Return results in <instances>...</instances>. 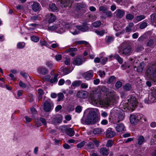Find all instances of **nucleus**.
Returning <instances> with one entry per match:
<instances>
[{"mask_svg":"<svg viewBox=\"0 0 156 156\" xmlns=\"http://www.w3.org/2000/svg\"><path fill=\"white\" fill-rule=\"evenodd\" d=\"M76 28L78 30L83 32L86 31L88 29V27L87 24H85L82 26H77Z\"/></svg>","mask_w":156,"mask_h":156,"instance_id":"6ab92c4d","label":"nucleus"},{"mask_svg":"<svg viewBox=\"0 0 156 156\" xmlns=\"http://www.w3.org/2000/svg\"><path fill=\"white\" fill-rule=\"evenodd\" d=\"M40 43L41 46L44 45L47 47L49 46L47 42L44 40H41Z\"/></svg>","mask_w":156,"mask_h":156,"instance_id":"5fc2aeb1","label":"nucleus"},{"mask_svg":"<svg viewBox=\"0 0 156 156\" xmlns=\"http://www.w3.org/2000/svg\"><path fill=\"white\" fill-rule=\"evenodd\" d=\"M58 75V74H57L53 77H51L50 83H56L58 81L57 77Z\"/></svg>","mask_w":156,"mask_h":156,"instance_id":"c756f323","label":"nucleus"},{"mask_svg":"<svg viewBox=\"0 0 156 156\" xmlns=\"http://www.w3.org/2000/svg\"><path fill=\"white\" fill-rule=\"evenodd\" d=\"M49 8L51 11L52 12L56 11L57 9V7L55 6V4L52 3L49 5Z\"/></svg>","mask_w":156,"mask_h":156,"instance_id":"e433bc0d","label":"nucleus"},{"mask_svg":"<svg viewBox=\"0 0 156 156\" xmlns=\"http://www.w3.org/2000/svg\"><path fill=\"white\" fill-rule=\"evenodd\" d=\"M138 144L140 145L142 144L144 142V137L142 136H140L138 138Z\"/></svg>","mask_w":156,"mask_h":156,"instance_id":"f704fd0d","label":"nucleus"},{"mask_svg":"<svg viewBox=\"0 0 156 156\" xmlns=\"http://www.w3.org/2000/svg\"><path fill=\"white\" fill-rule=\"evenodd\" d=\"M81 84V81L80 80L75 81L72 83L71 87L72 88L74 89L76 87H79Z\"/></svg>","mask_w":156,"mask_h":156,"instance_id":"393cba45","label":"nucleus"},{"mask_svg":"<svg viewBox=\"0 0 156 156\" xmlns=\"http://www.w3.org/2000/svg\"><path fill=\"white\" fill-rule=\"evenodd\" d=\"M121 110L122 111L121 112L119 110L117 111V113L116 115H114V117L113 118V122L114 123H116L119 122L120 121H122L124 117V114L123 112H125Z\"/></svg>","mask_w":156,"mask_h":156,"instance_id":"423d86ee","label":"nucleus"},{"mask_svg":"<svg viewBox=\"0 0 156 156\" xmlns=\"http://www.w3.org/2000/svg\"><path fill=\"white\" fill-rule=\"evenodd\" d=\"M45 65L46 66L50 69L53 68L54 65L52 62L51 61H47L45 62Z\"/></svg>","mask_w":156,"mask_h":156,"instance_id":"473e14b6","label":"nucleus"},{"mask_svg":"<svg viewBox=\"0 0 156 156\" xmlns=\"http://www.w3.org/2000/svg\"><path fill=\"white\" fill-rule=\"evenodd\" d=\"M147 26V23L145 22H143L140 25V28L141 29H144Z\"/></svg>","mask_w":156,"mask_h":156,"instance_id":"13d9d810","label":"nucleus"},{"mask_svg":"<svg viewBox=\"0 0 156 156\" xmlns=\"http://www.w3.org/2000/svg\"><path fill=\"white\" fill-rule=\"evenodd\" d=\"M115 77L114 76H111L107 81L108 84H111L115 81Z\"/></svg>","mask_w":156,"mask_h":156,"instance_id":"58836bf2","label":"nucleus"},{"mask_svg":"<svg viewBox=\"0 0 156 156\" xmlns=\"http://www.w3.org/2000/svg\"><path fill=\"white\" fill-rule=\"evenodd\" d=\"M105 39L106 42L109 44L114 41V38L112 36H108L106 37Z\"/></svg>","mask_w":156,"mask_h":156,"instance_id":"72a5a7b5","label":"nucleus"},{"mask_svg":"<svg viewBox=\"0 0 156 156\" xmlns=\"http://www.w3.org/2000/svg\"><path fill=\"white\" fill-rule=\"evenodd\" d=\"M87 146L88 149H92L94 148V145L93 143L89 142L87 144Z\"/></svg>","mask_w":156,"mask_h":156,"instance_id":"6e6d98bb","label":"nucleus"},{"mask_svg":"<svg viewBox=\"0 0 156 156\" xmlns=\"http://www.w3.org/2000/svg\"><path fill=\"white\" fill-rule=\"evenodd\" d=\"M113 57L115 59L118 61L120 64H121L122 63L123 59L118 54H115Z\"/></svg>","mask_w":156,"mask_h":156,"instance_id":"cd10ccee","label":"nucleus"},{"mask_svg":"<svg viewBox=\"0 0 156 156\" xmlns=\"http://www.w3.org/2000/svg\"><path fill=\"white\" fill-rule=\"evenodd\" d=\"M102 130L100 128H97L94 129L93 130V133L95 135L100 134L102 132Z\"/></svg>","mask_w":156,"mask_h":156,"instance_id":"c9c22d12","label":"nucleus"},{"mask_svg":"<svg viewBox=\"0 0 156 156\" xmlns=\"http://www.w3.org/2000/svg\"><path fill=\"white\" fill-rule=\"evenodd\" d=\"M151 21L153 23H156V14L154 13L151 16Z\"/></svg>","mask_w":156,"mask_h":156,"instance_id":"a19ab883","label":"nucleus"},{"mask_svg":"<svg viewBox=\"0 0 156 156\" xmlns=\"http://www.w3.org/2000/svg\"><path fill=\"white\" fill-rule=\"evenodd\" d=\"M31 39L32 41L35 42H37L39 40V38L38 37L33 36L31 37Z\"/></svg>","mask_w":156,"mask_h":156,"instance_id":"49530a36","label":"nucleus"},{"mask_svg":"<svg viewBox=\"0 0 156 156\" xmlns=\"http://www.w3.org/2000/svg\"><path fill=\"white\" fill-rule=\"evenodd\" d=\"M134 26V24L133 23H129L128 26L126 27L125 29V30L126 32H129L131 30V28Z\"/></svg>","mask_w":156,"mask_h":156,"instance_id":"bb28decb","label":"nucleus"},{"mask_svg":"<svg viewBox=\"0 0 156 156\" xmlns=\"http://www.w3.org/2000/svg\"><path fill=\"white\" fill-rule=\"evenodd\" d=\"M101 23L100 21H97L92 23L93 26L95 27H98L101 25Z\"/></svg>","mask_w":156,"mask_h":156,"instance_id":"c03bdc74","label":"nucleus"},{"mask_svg":"<svg viewBox=\"0 0 156 156\" xmlns=\"http://www.w3.org/2000/svg\"><path fill=\"white\" fill-rule=\"evenodd\" d=\"M70 24H66L65 25V27L62 23L59 22L51 26H48L47 29L48 31L55 30L58 33L62 34L66 31L65 27L68 28L70 27Z\"/></svg>","mask_w":156,"mask_h":156,"instance_id":"f03ea898","label":"nucleus"},{"mask_svg":"<svg viewBox=\"0 0 156 156\" xmlns=\"http://www.w3.org/2000/svg\"><path fill=\"white\" fill-rule=\"evenodd\" d=\"M61 69L65 75L67 74L70 73L71 71H70L67 68L63 67H61Z\"/></svg>","mask_w":156,"mask_h":156,"instance_id":"ea45409f","label":"nucleus"},{"mask_svg":"<svg viewBox=\"0 0 156 156\" xmlns=\"http://www.w3.org/2000/svg\"><path fill=\"white\" fill-rule=\"evenodd\" d=\"M52 42H55V43H53L51 44V47L53 48H55L59 47V44L58 43H56L55 41H53L51 42V43Z\"/></svg>","mask_w":156,"mask_h":156,"instance_id":"603ef678","label":"nucleus"},{"mask_svg":"<svg viewBox=\"0 0 156 156\" xmlns=\"http://www.w3.org/2000/svg\"><path fill=\"white\" fill-rule=\"evenodd\" d=\"M70 32L73 35L77 34H78V33H79V30H75L74 31L72 29H71L70 30Z\"/></svg>","mask_w":156,"mask_h":156,"instance_id":"0e129e2a","label":"nucleus"},{"mask_svg":"<svg viewBox=\"0 0 156 156\" xmlns=\"http://www.w3.org/2000/svg\"><path fill=\"white\" fill-rule=\"evenodd\" d=\"M146 73L152 80L156 81V65H152L149 67L147 70Z\"/></svg>","mask_w":156,"mask_h":156,"instance_id":"20e7f679","label":"nucleus"},{"mask_svg":"<svg viewBox=\"0 0 156 156\" xmlns=\"http://www.w3.org/2000/svg\"><path fill=\"white\" fill-rule=\"evenodd\" d=\"M31 8L34 11L37 12L40 11L41 9V6L39 3L35 2L32 5Z\"/></svg>","mask_w":156,"mask_h":156,"instance_id":"2eb2a0df","label":"nucleus"},{"mask_svg":"<svg viewBox=\"0 0 156 156\" xmlns=\"http://www.w3.org/2000/svg\"><path fill=\"white\" fill-rule=\"evenodd\" d=\"M115 132L112 130L111 128L108 129L106 131V137L110 138L113 137L115 135Z\"/></svg>","mask_w":156,"mask_h":156,"instance_id":"ddd939ff","label":"nucleus"},{"mask_svg":"<svg viewBox=\"0 0 156 156\" xmlns=\"http://www.w3.org/2000/svg\"><path fill=\"white\" fill-rule=\"evenodd\" d=\"M92 50L91 48L89 47L84 52L83 55L84 56H87L88 54H90L91 53Z\"/></svg>","mask_w":156,"mask_h":156,"instance_id":"37998d69","label":"nucleus"},{"mask_svg":"<svg viewBox=\"0 0 156 156\" xmlns=\"http://www.w3.org/2000/svg\"><path fill=\"white\" fill-rule=\"evenodd\" d=\"M20 75L24 77L25 79H27L29 76L27 73L21 71L20 73Z\"/></svg>","mask_w":156,"mask_h":156,"instance_id":"680f3d73","label":"nucleus"},{"mask_svg":"<svg viewBox=\"0 0 156 156\" xmlns=\"http://www.w3.org/2000/svg\"><path fill=\"white\" fill-rule=\"evenodd\" d=\"M99 103L103 106L106 107H107L110 105L111 104L110 101L108 100H100Z\"/></svg>","mask_w":156,"mask_h":156,"instance_id":"4be33fe9","label":"nucleus"},{"mask_svg":"<svg viewBox=\"0 0 156 156\" xmlns=\"http://www.w3.org/2000/svg\"><path fill=\"white\" fill-rule=\"evenodd\" d=\"M98 73L101 77H103L105 74V73L104 71H99Z\"/></svg>","mask_w":156,"mask_h":156,"instance_id":"69168bd1","label":"nucleus"},{"mask_svg":"<svg viewBox=\"0 0 156 156\" xmlns=\"http://www.w3.org/2000/svg\"><path fill=\"white\" fill-rule=\"evenodd\" d=\"M145 103L149 104L152 103L156 102V91L152 92L148 96V101L147 99L145 100Z\"/></svg>","mask_w":156,"mask_h":156,"instance_id":"6e6552de","label":"nucleus"},{"mask_svg":"<svg viewBox=\"0 0 156 156\" xmlns=\"http://www.w3.org/2000/svg\"><path fill=\"white\" fill-rule=\"evenodd\" d=\"M19 85L21 87L23 88H25L27 86L26 84L22 82L21 81H20L19 82Z\"/></svg>","mask_w":156,"mask_h":156,"instance_id":"864d4df0","label":"nucleus"},{"mask_svg":"<svg viewBox=\"0 0 156 156\" xmlns=\"http://www.w3.org/2000/svg\"><path fill=\"white\" fill-rule=\"evenodd\" d=\"M145 64L144 62H142L140 63V65L137 68V71L138 72H141L143 70Z\"/></svg>","mask_w":156,"mask_h":156,"instance_id":"c85d7f7f","label":"nucleus"},{"mask_svg":"<svg viewBox=\"0 0 156 156\" xmlns=\"http://www.w3.org/2000/svg\"><path fill=\"white\" fill-rule=\"evenodd\" d=\"M37 72L40 74L45 75L48 73V70L45 67L43 66H39L37 69Z\"/></svg>","mask_w":156,"mask_h":156,"instance_id":"4468645a","label":"nucleus"},{"mask_svg":"<svg viewBox=\"0 0 156 156\" xmlns=\"http://www.w3.org/2000/svg\"><path fill=\"white\" fill-rule=\"evenodd\" d=\"M25 44L24 42H19L17 44V48L19 49H22L25 47Z\"/></svg>","mask_w":156,"mask_h":156,"instance_id":"7c9ffc66","label":"nucleus"},{"mask_svg":"<svg viewBox=\"0 0 156 156\" xmlns=\"http://www.w3.org/2000/svg\"><path fill=\"white\" fill-rule=\"evenodd\" d=\"M115 129L118 132H122L125 130V126L122 123H117L115 126Z\"/></svg>","mask_w":156,"mask_h":156,"instance_id":"f8f14e48","label":"nucleus"},{"mask_svg":"<svg viewBox=\"0 0 156 156\" xmlns=\"http://www.w3.org/2000/svg\"><path fill=\"white\" fill-rule=\"evenodd\" d=\"M66 132L70 136H72L75 134V132L73 129L72 128L67 129L66 131Z\"/></svg>","mask_w":156,"mask_h":156,"instance_id":"b1692460","label":"nucleus"},{"mask_svg":"<svg viewBox=\"0 0 156 156\" xmlns=\"http://www.w3.org/2000/svg\"><path fill=\"white\" fill-rule=\"evenodd\" d=\"M117 17L119 18H122L125 14L124 10L121 9H117L115 12Z\"/></svg>","mask_w":156,"mask_h":156,"instance_id":"412c9836","label":"nucleus"},{"mask_svg":"<svg viewBox=\"0 0 156 156\" xmlns=\"http://www.w3.org/2000/svg\"><path fill=\"white\" fill-rule=\"evenodd\" d=\"M51 79V76L49 75L45 76L44 77V80L47 82H50Z\"/></svg>","mask_w":156,"mask_h":156,"instance_id":"774afa93","label":"nucleus"},{"mask_svg":"<svg viewBox=\"0 0 156 156\" xmlns=\"http://www.w3.org/2000/svg\"><path fill=\"white\" fill-rule=\"evenodd\" d=\"M85 144V142L84 141H83L77 144V147L78 148H80L84 146Z\"/></svg>","mask_w":156,"mask_h":156,"instance_id":"bf43d9fd","label":"nucleus"},{"mask_svg":"<svg viewBox=\"0 0 156 156\" xmlns=\"http://www.w3.org/2000/svg\"><path fill=\"white\" fill-rule=\"evenodd\" d=\"M99 11H102L103 13H105L107 12L108 9L105 7L101 6L99 8Z\"/></svg>","mask_w":156,"mask_h":156,"instance_id":"79ce46f5","label":"nucleus"},{"mask_svg":"<svg viewBox=\"0 0 156 156\" xmlns=\"http://www.w3.org/2000/svg\"><path fill=\"white\" fill-rule=\"evenodd\" d=\"M113 141L112 140H109L107 141L106 146L108 147H111L113 145Z\"/></svg>","mask_w":156,"mask_h":156,"instance_id":"8fccbe9b","label":"nucleus"},{"mask_svg":"<svg viewBox=\"0 0 156 156\" xmlns=\"http://www.w3.org/2000/svg\"><path fill=\"white\" fill-rule=\"evenodd\" d=\"M57 96L58 98L57 101H58L62 100L64 98V96L63 94L62 93L58 94Z\"/></svg>","mask_w":156,"mask_h":156,"instance_id":"a18cd8bd","label":"nucleus"},{"mask_svg":"<svg viewBox=\"0 0 156 156\" xmlns=\"http://www.w3.org/2000/svg\"><path fill=\"white\" fill-rule=\"evenodd\" d=\"M134 15L132 14H128L126 15V18L127 20H131L134 18Z\"/></svg>","mask_w":156,"mask_h":156,"instance_id":"052dcab7","label":"nucleus"},{"mask_svg":"<svg viewBox=\"0 0 156 156\" xmlns=\"http://www.w3.org/2000/svg\"><path fill=\"white\" fill-rule=\"evenodd\" d=\"M95 32L97 35L99 37H102L105 34V30H96L95 31Z\"/></svg>","mask_w":156,"mask_h":156,"instance_id":"2f4dec72","label":"nucleus"},{"mask_svg":"<svg viewBox=\"0 0 156 156\" xmlns=\"http://www.w3.org/2000/svg\"><path fill=\"white\" fill-rule=\"evenodd\" d=\"M56 19V16L53 14L51 13L50 15H48V22L49 24L52 23L54 22Z\"/></svg>","mask_w":156,"mask_h":156,"instance_id":"5701e85b","label":"nucleus"},{"mask_svg":"<svg viewBox=\"0 0 156 156\" xmlns=\"http://www.w3.org/2000/svg\"><path fill=\"white\" fill-rule=\"evenodd\" d=\"M93 75V72L92 70H90L86 72L84 74L85 79L87 80L92 79Z\"/></svg>","mask_w":156,"mask_h":156,"instance_id":"dca6fc26","label":"nucleus"},{"mask_svg":"<svg viewBox=\"0 0 156 156\" xmlns=\"http://www.w3.org/2000/svg\"><path fill=\"white\" fill-rule=\"evenodd\" d=\"M30 111L31 113L32 114V118H35L37 114V111L34 107H32L30 108Z\"/></svg>","mask_w":156,"mask_h":156,"instance_id":"4c0bfd02","label":"nucleus"},{"mask_svg":"<svg viewBox=\"0 0 156 156\" xmlns=\"http://www.w3.org/2000/svg\"><path fill=\"white\" fill-rule=\"evenodd\" d=\"M53 108V103L50 99H48L43 103V109L46 112H50Z\"/></svg>","mask_w":156,"mask_h":156,"instance_id":"39448f33","label":"nucleus"},{"mask_svg":"<svg viewBox=\"0 0 156 156\" xmlns=\"http://www.w3.org/2000/svg\"><path fill=\"white\" fill-rule=\"evenodd\" d=\"M85 61V58H77L74 59L73 63L75 65L79 66L81 65Z\"/></svg>","mask_w":156,"mask_h":156,"instance_id":"f3484780","label":"nucleus"},{"mask_svg":"<svg viewBox=\"0 0 156 156\" xmlns=\"http://www.w3.org/2000/svg\"><path fill=\"white\" fill-rule=\"evenodd\" d=\"M145 18V16L143 15L137 16L136 18V20L138 21H140Z\"/></svg>","mask_w":156,"mask_h":156,"instance_id":"3c124183","label":"nucleus"},{"mask_svg":"<svg viewBox=\"0 0 156 156\" xmlns=\"http://www.w3.org/2000/svg\"><path fill=\"white\" fill-rule=\"evenodd\" d=\"M62 117L60 115H57L54 116L52 119V123L55 124L59 123L61 122Z\"/></svg>","mask_w":156,"mask_h":156,"instance_id":"9d476101","label":"nucleus"},{"mask_svg":"<svg viewBox=\"0 0 156 156\" xmlns=\"http://www.w3.org/2000/svg\"><path fill=\"white\" fill-rule=\"evenodd\" d=\"M38 98L39 99H41L42 98V95L44 94V92L43 90L41 89H39L38 90Z\"/></svg>","mask_w":156,"mask_h":156,"instance_id":"de8ad7c7","label":"nucleus"},{"mask_svg":"<svg viewBox=\"0 0 156 156\" xmlns=\"http://www.w3.org/2000/svg\"><path fill=\"white\" fill-rule=\"evenodd\" d=\"M122 86V83L121 82L118 81L115 84V86L116 87L119 89Z\"/></svg>","mask_w":156,"mask_h":156,"instance_id":"e2e57ef3","label":"nucleus"},{"mask_svg":"<svg viewBox=\"0 0 156 156\" xmlns=\"http://www.w3.org/2000/svg\"><path fill=\"white\" fill-rule=\"evenodd\" d=\"M127 101H123L120 104L119 108L126 112H132L134 110L137 104L136 98L133 95L129 96Z\"/></svg>","mask_w":156,"mask_h":156,"instance_id":"f257e3e1","label":"nucleus"},{"mask_svg":"<svg viewBox=\"0 0 156 156\" xmlns=\"http://www.w3.org/2000/svg\"><path fill=\"white\" fill-rule=\"evenodd\" d=\"M131 48L130 46H127L123 50L119 49L118 51V53L120 55L123 54L126 55H129L131 54Z\"/></svg>","mask_w":156,"mask_h":156,"instance_id":"1a4fd4ad","label":"nucleus"},{"mask_svg":"<svg viewBox=\"0 0 156 156\" xmlns=\"http://www.w3.org/2000/svg\"><path fill=\"white\" fill-rule=\"evenodd\" d=\"M143 117V115L139 113L131 114L130 116V122L131 124L135 125Z\"/></svg>","mask_w":156,"mask_h":156,"instance_id":"0eeeda50","label":"nucleus"},{"mask_svg":"<svg viewBox=\"0 0 156 156\" xmlns=\"http://www.w3.org/2000/svg\"><path fill=\"white\" fill-rule=\"evenodd\" d=\"M88 96V93L85 91H78L76 94V96L81 98H86Z\"/></svg>","mask_w":156,"mask_h":156,"instance_id":"9b49d317","label":"nucleus"},{"mask_svg":"<svg viewBox=\"0 0 156 156\" xmlns=\"http://www.w3.org/2000/svg\"><path fill=\"white\" fill-rule=\"evenodd\" d=\"M96 111L97 109H93L90 110L86 117L85 121L87 124H94L98 121V118L96 115Z\"/></svg>","mask_w":156,"mask_h":156,"instance_id":"7ed1b4c3","label":"nucleus"},{"mask_svg":"<svg viewBox=\"0 0 156 156\" xmlns=\"http://www.w3.org/2000/svg\"><path fill=\"white\" fill-rule=\"evenodd\" d=\"M131 88V86L129 83L126 84L125 86H124V88L125 90H129Z\"/></svg>","mask_w":156,"mask_h":156,"instance_id":"4d7b16f0","label":"nucleus"},{"mask_svg":"<svg viewBox=\"0 0 156 156\" xmlns=\"http://www.w3.org/2000/svg\"><path fill=\"white\" fill-rule=\"evenodd\" d=\"M77 50V48H70L66 50V53H69V55L72 57H73L75 55V52Z\"/></svg>","mask_w":156,"mask_h":156,"instance_id":"a211bd4d","label":"nucleus"},{"mask_svg":"<svg viewBox=\"0 0 156 156\" xmlns=\"http://www.w3.org/2000/svg\"><path fill=\"white\" fill-rule=\"evenodd\" d=\"M72 0H62V6L66 7L67 6H70L72 2Z\"/></svg>","mask_w":156,"mask_h":156,"instance_id":"aec40b11","label":"nucleus"},{"mask_svg":"<svg viewBox=\"0 0 156 156\" xmlns=\"http://www.w3.org/2000/svg\"><path fill=\"white\" fill-rule=\"evenodd\" d=\"M82 110V107L80 106H78L75 108V111L77 113H80Z\"/></svg>","mask_w":156,"mask_h":156,"instance_id":"338daca9","label":"nucleus"},{"mask_svg":"<svg viewBox=\"0 0 156 156\" xmlns=\"http://www.w3.org/2000/svg\"><path fill=\"white\" fill-rule=\"evenodd\" d=\"M100 153L103 156H107L108 154V151L106 148H102L101 149Z\"/></svg>","mask_w":156,"mask_h":156,"instance_id":"a878e982","label":"nucleus"},{"mask_svg":"<svg viewBox=\"0 0 156 156\" xmlns=\"http://www.w3.org/2000/svg\"><path fill=\"white\" fill-rule=\"evenodd\" d=\"M76 44H84L87 45L88 46H89V44L88 42L85 41H77L76 42Z\"/></svg>","mask_w":156,"mask_h":156,"instance_id":"09e8293b","label":"nucleus"}]
</instances>
